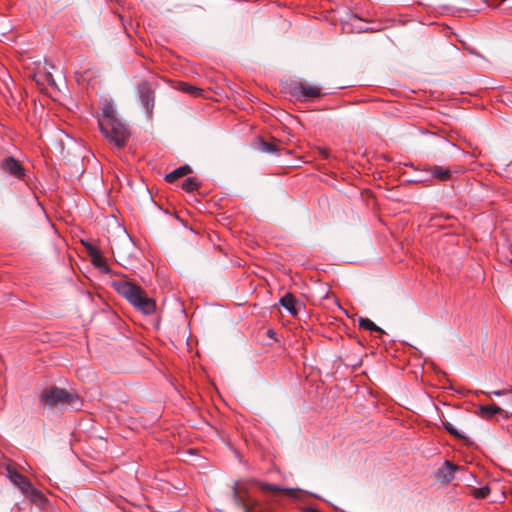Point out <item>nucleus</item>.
I'll use <instances>...</instances> for the list:
<instances>
[{
	"instance_id": "nucleus-5",
	"label": "nucleus",
	"mask_w": 512,
	"mask_h": 512,
	"mask_svg": "<svg viewBox=\"0 0 512 512\" xmlns=\"http://www.w3.org/2000/svg\"><path fill=\"white\" fill-rule=\"evenodd\" d=\"M245 494V488L240 483H236L234 486V499L237 505L242 507L244 512H257L259 503L252 497Z\"/></svg>"
},
{
	"instance_id": "nucleus-9",
	"label": "nucleus",
	"mask_w": 512,
	"mask_h": 512,
	"mask_svg": "<svg viewBox=\"0 0 512 512\" xmlns=\"http://www.w3.org/2000/svg\"><path fill=\"white\" fill-rule=\"evenodd\" d=\"M294 94L301 100H309L320 97L321 91L316 86L299 84L294 88Z\"/></svg>"
},
{
	"instance_id": "nucleus-13",
	"label": "nucleus",
	"mask_w": 512,
	"mask_h": 512,
	"mask_svg": "<svg viewBox=\"0 0 512 512\" xmlns=\"http://www.w3.org/2000/svg\"><path fill=\"white\" fill-rule=\"evenodd\" d=\"M191 172V168L188 165H183L168 173L165 176V180L169 183H173L177 179L189 174Z\"/></svg>"
},
{
	"instance_id": "nucleus-10",
	"label": "nucleus",
	"mask_w": 512,
	"mask_h": 512,
	"mask_svg": "<svg viewBox=\"0 0 512 512\" xmlns=\"http://www.w3.org/2000/svg\"><path fill=\"white\" fill-rule=\"evenodd\" d=\"M428 172L432 175L433 178L438 181L444 182L450 180L453 176L454 170L450 167H443L439 165L430 166L427 169Z\"/></svg>"
},
{
	"instance_id": "nucleus-2",
	"label": "nucleus",
	"mask_w": 512,
	"mask_h": 512,
	"mask_svg": "<svg viewBox=\"0 0 512 512\" xmlns=\"http://www.w3.org/2000/svg\"><path fill=\"white\" fill-rule=\"evenodd\" d=\"M114 290L124 297L134 308L145 315H151L156 310L155 301L138 285L122 278L112 281Z\"/></svg>"
},
{
	"instance_id": "nucleus-3",
	"label": "nucleus",
	"mask_w": 512,
	"mask_h": 512,
	"mask_svg": "<svg viewBox=\"0 0 512 512\" xmlns=\"http://www.w3.org/2000/svg\"><path fill=\"white\" fill-rule=\"evenodd\" d=\"M40 401L46 406L68 405L72 409H80L81 401L77 394L70 393L64 389L50 387L45 389L40 396Z\"/></svg>"
},
{
	"instance_id": "nucleus-1",
	"label": "nucleus",
	"mask_w": 512,
	"mask_h": 512,
	"mask_svg": "<svg viewBox=\"0 0 512 512\" xmlns=\"http://www.w3.org/2000/svg\"><path fill=\"white\" fill-rule=\"evenodd\" d=\"M98 124L101 133L110 143L118 148L126 144L129 131L126 125L117 117L116 111L110 103H104Z\"/></svg>"
},
{
	"instance_id": "nucleus-15",
	"label": "nucleus",
	"mask_w": 512,
	"mask_h": 512,
	"mask_svg": "<svg viewBox=\"0 0 512 512\" xmlns=\"http://www.w3.org/2000/svg\"><path fill=\"white\" fill-rule=\"evenodd\" d=\"M502 409L495 405H484L480 407V412L482 417L491 418L493 415L500 413Z\"/></svg>"
},
{
	"instance_id": "nucleus-19",
	"label": "nucleus",
	"mask_w": 512,
	"mask_h": 512,
	"mask_svg": "<svg viewBox=\"0 0 512 512\" xmlns=\"http://www.w3.org/2000/svg\"><path fill=\"white\" fill-rule=\"evenodd\" d=\"M443 426L445 430L450 433L452 436L458 439H464V435H462L450 422L443 421Z\"/></svg>"
},
{
	"instance_id": "nucleus-7",
	"label": "nucleus",
	"mask_w": 512,
	"mask_h": 512,
	"mask_svg": "<svg viewBox=\"0 0 512 512\" xmlns=\"http://www.w3.org/2000/svg\"><path fill=\"white\" fill-rule=\"evenodd\" d=\"M1 169L17 179H23L25 176L24 167L13 157L4 159L1 162Z\"/></svg>"
},
{
	"instance_id": "nucleus-20",
	"label": "nucleus",
	"mask_w": 512,
	"mask_h": 512,
	"mask_svg": "<svg viewBox=\"0 0 512 512\" xmlns=\"http://www.w3.org/2000/svg\"><path fill=\"white\" fill-rule=\"evenodd\" d=\"M260 146L261 149L267 153H274L278 151V146L275 142H267L262 140L260 142Z\"/></svg>"
},
{
	"instance_id": "nucleus-23",
	"label": "nucleus",
	"mask_w": 512,
	"mask_h": 512,
	"mask_svg": "<svg viewBox=\"0 0 512 512\" xmlns=\"http://www.w3.org/2000/svg\"><path fill=\"white\" fill-rule=\"evenodd\" d=\"M320 155L324 158V159H328L329 156H330V153H329V150L326 149V148H319L318 149Z\"/></svg>"
},
{
	"instance_id": "nucleus-16",
	"label": "nucleus",
	"mask_w": 512,
	"mask_h": 512,
	"mask_svg": "<svg viewBox=\"0 0 512 512\" xmlns=\"http://www.w3.org/2000/svg\"><path fill=\"white\" fill-rule=\"evenodd\" d=\"M359 326L360 328H363L365 330H368L370 332H381L383 333V330L378 327L374 322H372L368 318H360L359 319Z\"/></svg>"
},
{
	"instance_id": "nucleus-12",
	"label": "nucleus",
	"mask_w": 512,
	"mask_h": 512,
	"mask_svg": "<svg viewBox=\"0 0 512 512\" xmlns=\"http://www.w3.org/2000/svg\"><path fill=\"white\" fill-rule=\"evenodd\" d=\"M458 469L459 466L454 465L450 461H445L439 470V477L445 482H450L454 477V472Z\"/></svg>"
},
{
	"instance_id": "nucleus-8",
	"label": "nucleus",
	"mask_w": 512,
	"mask_h": 512,
	"mask_svg": "<svg viewBox=\"0 0 512 512\" xmlns=\"http://www.w3.org/2000/svg\"><path fill=\"white\" fill-rule=\"evenodd\" d=\"M279 303L294 317L298 315L300 309L303 307V303L296 299L292 293H286L279 300Z\"/></svg>"
},
{
	"instance_id": "nucleus-18",
	"label": "nucleus",
	"mask_w": 512,
	"mask_h": 512,
	"mask_svg": "<svg viewBox=\"0 0 512 512\" xmlns=\"http://www.w3.org/2000/svg\"><path fill=\"white\" fill-rule=\"evenodd\" d=\"M88 250L92 259V263L97 267H102L104 265V259L101 253L93 247H89Z\"/></svg>"
},
{
	"instance_id": "nucleus-24",
	"label": "nucleus",
	"mask_w": 512,
	"mask_h": 512,
	"mask_svg": "<svg viewBox=\"0 0 512 512\" xmlns=\"http://www.w3.org/2000/svg\"><path fill=\"white\" fill-rule=\"evenodd\" d=\"M47 81H48V83H49L50 85H54V83H55V82H54V79H53V77H52V74H50V73H49V74L47 75Z\"/></svg>"
},
{
	"instance_id": "nucleus-4",
	"label": "nucleus",
	"mask_w": 512,
	"mask_h": 512,
	"mask_svg": "<svg viewBox=\"0 0 512 512\" xmlns=\"http://www.w3.org/2000/svg\"><path fill=\"white\" fill-rule=\"evenodd\" d=\"M7 472L10 481L17 486L24 495L32 500L41 499L43 497L42 493L34 488L31 482L15 469L8 467Z\"/></svg>"
},
{
	"instance_id": "nucleus-11",
	"label": "nucleus",
	"mask_w": 512,
	"mask_h": 512,
	"mask_svg": "<svg viewBox=\"0 0 512 512\" xmlns=\"http://www.w3.org/2000/svg\"><path fill=\"white\" fill-rule=\"evenodd\" d=\"M259 487L263 491L272 492V493H278L283 492L285 495L291 498H297L300 494V491L297 489H282L277 485L269 484V483H258Z\"/></svg>"
},
{
	"instance_id": "nucleus-22",
	"label": "nucleus",
	"mask_w": 512,
	"mask_h": 512,
	"mask_svg": "<svg viewBox=\"0 0 512 512\" xmlns=\"http://www.w3.org/2000/svg\"><path fill=\"white\" fill-rule=\"evenodd\" d=\"M486 394L487 395H495V396L511 395L512 394V386L509 387L508 389L494 390L491 392H487Z\"/></svg>"
},
{
	"instance_id": "nucleus-17",
	"label": "nucleus",
	"mask_w": 512,
	"mask_h": 512,
	"mask_svg": "<svg viewBox=\"0 0 512 512\" xmlns=\"http://www.w3.org/2000/svg\"><path fill=\"white\" fill-rule=\"evenodd\" d=\"M200 186V182L195 177H189L185 179L182 183V188L186 192H193L197 190Z\"/></svg>"
},
{
	"instance_id": "nucleus-21",
	"label": "nucleus",
	"mask_w": 512,
	"mask_h": 512,
	"mask_svg": "<svg viewBox=\"0 0 512 512\" xmlns=\"http://www.w3.org/2000/svg\"><path fill=\"white\" fill-rule=\"evenodd\" d=\"M490 493V488L488 486L476 488L473 491V495L475 498L483 499L486 498Z\"/></svg>"
},
{
	"instance_id": "nucleus-6",
	"label": "nucleus",
	"mask_w": 512,
	"mask_h": 512,
	"mask_svg": "<svg viewBox=\"0 0 512 512\" xmlns=\"http://www.w3.org/2000/svg\"><path fill=\"white\" fill-rule=\"evenodd\" d=\"M137 92L143 108L148 117L151 118L154 108V91L148 82H142L138 85Z\"/></svg>"
},
{
	"instance_id": "nucleus-14",
	"label": "nucleus",
	"mask_w": 512,
	"mask_h": 512,
	"mask_svg": "<svg viewBox=\"0 0 512 512\" xmlns=\"http://www.w3.org/2000/svg\"><path fill=\"white\" fill-rule=\"evenodd\" d=\"M177 88L178 90L193 96H201L203 94L202 89L192 86L186 82H179Z\"/></svg>"
}]
</instances>
